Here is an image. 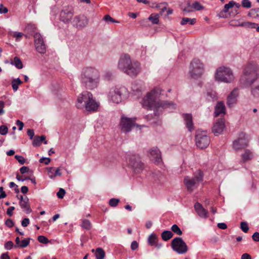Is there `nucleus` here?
Here are the masks:
<instances>
[{"instance_id": "obj_64", "label": "nucleus", "mask_w": 259, "mask_h": 259, "mask_svg": "<svg viewBox=\"0 0 259 259\" xmlns=\"http://www.w3.org/2000/svg\"><path fill=\"white\" fill-rule=\"evenodd\" d=\"M252 239L255 241H259V233L255 232L252 235Z\"/></svg>"}, {"instance_id": "obj_59", "label": "nucleus", "mask_w": 259, "mask_h": 259, "mask_svg": "<svg viewBox=\"0 0 259 259\" xmlns=\"http://www.w3.org/2000/svg\"><path fill=\"white\" fill-rule=\"evenodd\" d=\"M8 11V9L6 7H4L3 5L0 6V14H5Z\"/></svg>"}, {"instance_id": "obj_31", "label": "nucleus", "mask_w": 259, "mask_h": 259, "mask_svg": "<svg viewBox=\"0 0 259 259\" xmlns=\"http://www.w3.org/2000/svg\"><path fill=\"white\" fill-rule=\"evenodd\" d=\"M44 141L45 144H47V141H45V137L44 136H41L40 137H36L34 139L32 144L35 146H38L40 145L41 142Z\"/></svg>"}, {"instance_id": "obj_55", "label": "nucleus", "mask_w": 259, "mask_h": 259, "mask_svg": "<svg viewBox=\"0 0 259 259\" xmlns=\"http://www.w3.org/2000/svg\"><path fill=\"white\" fill-rule=\"evenodd\" d=\"M51 161V159L48 157H42L40 159L39 162L41 163H44L45 164H48Z\"/></svg>"}, {"instance_id": "obj_60", "label": "nucleus", "mask_w": 259, "mask_h": 259, "mask_svg": "<svg viewBox=\"0 0 259 259\" xmlns=\"http://www.w3.org/2000/svg\"><path fill=\"white\" fill-rule=\"evenodd\" d=\"M16 124L19 127V131L22 130L23 126H24L23 123L22 121H20L19 120H17L16 121Z\"/></svg>"}, {"instance_id": "obj_14", "label": "nucleus", "mask_w": 259, "mask_h": 259, "mask_svg": "<svg viewBox=\"0 0 259 259\" xmlns=\"http://www.w3.org/2000/svg\"><path fill=\"white\" fill-rule=\"evenodd\" d=\"M135 118L132 119L126 117H122L120 123V126L122 131L125 132L130 131L132 128L135 126Z\"/></svg>"}, {"instance_id": "obj_11", "label": "nucleus", "mask_w": 259, "mask_h": 259, "mask_svg": "<svg viewBox=\"0 0 259 259\" xmlns=\"http://www.w3.org/2000/svg\"><path fill=\"white\" fill-rule=\"evenodd\" d=\"M133 61L128 54H122L119 59L117 67L119 70L124 72Z\"/></svg>"}, {"instance_id": "obj_7", "label": "nucleus", "mask_w": 259, "mask_h": 259, "mask_svg": "<svg viewBox=\"0 0 259 259\" xmlns=\"http://www.w3.org/2000/svg\"><path fill=\"white\" fill-rule=\"evenodd\" d=\"M124 88L113 87L110 89L108 94V99L110 102L115 104H119L124 99Z\"/></svg>"}, {"instance_id": "obj_44", "label": "nucleus", "mask_w": 259, "mask_h": 259, "mask_svg": "<svg viewBox=\"0 0 259 259\" xmlns=\"http://www.w3.org/2000/svg\"><path fill=\"white\" fill-rule=\"evenodd\" d=\"M252 95L256 97H259V84L254 86L251 90Z\"/></svg>"}, {"instance_id": "obj_42", "label": "nucleus", "mask_w": 259, "mask_h": 259, "mask_svg": "<svg viewBox=\"0 0 259 259\" xmlns=\"http://www.w3.org/2000/svg\"><path fill=\"white\" fill-rule=\"evenodd\" d=\"M171 229L172 232H174L177 235H181L182 234V231L181 230L180 228L178 227V226L176 224L173 225L171 226Z\"/></svg>"}, {"instance_id": "obj_2", "label": "nucleus", "mask_w": 259, "mask_h": 259, "mask_svg": "<svg viewBox=\"0 0 259 259\" xmlns=\"http://www.w3.org/2000/svg\"><path fill=\"white\" fill-rule=\"evenodd\" d=\"M100 76V72L96 68L85 67L80 71V81L86 89L93 90L97 88Z\"/></svg>"}, {"instance_id": "obj_17", "label": "nucleus", "mask_w": 259, "mask_h": 259, "mask_svg": "<svg viewBox=\"0 0 259 259\" xmlns=\"http://www.w3.org/2000/svg\"><path fill=\"white\" fill-rule=\"evenodd\" d=\"M248 144V140L245 135L242 134L233 142V148L236 150L241 149Z\"/></svg>"}, {"instance_id": "obj_54", "label": "nucleus", "mask_w": 259, "mask_h": 259, "mask_svg": "<svg viewBox=\"0 0 259 259\" xmlns=\"http://www.w3.org/2000/svg\"><path fill=\"white\" fill-rule=\"evenodd\" d=\"M14 244L13 242L11 241H9L7 242L5 244V247L6 249L10 250L13 247Z\"/></svg>"}, {"instance_id": "obj_34", "label": "nucleus", "mask_w": 259, "mask_h": 259, "mask_svg": "<svg viewBox=\"0 0 259 259\" xmlns=\"http://www.w3.org/2000/svg\"><path fill=\"white\" fill-rule=\"evenodd\" d=\"M235 5H236L237 8H239L240 7L239 4H236L235 2H234L233 1H230L228 4H226L225 5L223 12L225 13L228 12L229 11V10L230 8H233Z\"/></svg>"}, {"instance_id": "obj_61", "label": "nucleus", "mask_w": 259, "mask_h": 259, "mask_svg": "<svg viewBox=\"0 0 259 259\" xmlns=\"http://www.w3.org/2000/svg\"><path fill=\"white\" fill-rule=\"evenodd\" d=\"M241 259H252V257L249 254L245 253L242 254Z\"/></svg>"}, {"instance_id": "obj_3", "label": "nucleus", "mask_w": 259, "mask_h": 259, "mask_svg": "<svg viewBox=\"0 0 259 259\" xmlns=\"http://www.w3.org/2000/svg\"><path fill=\"white\" fill-rule=\"evenodd\" d=\"M259 67L256 64H249L244 70L240 81L244 84H250L256 80L258 76Z\"/></svg>"}, {"instance_id": "obj_46", "label": "nucleus", "mask_w": 259, "mask_h": 259, "mask_svg": "<svg viewBox=\"0 0 259 259\" xmlns=\"http://www.w3.org/2000/svg\"><path fill=\"white\" fill-rule=\"evenodd\" d=\"M240 228L242 229V230L245 232L246 233L249 230V228L248 226V225L246 222H242L240 224Z\"/></svg>"}, {"instance_id": "obj_56", "label": "nucleus", "mask_w": 259, "mask_h": 259, "mask_svg": "<svg viewBox=\"0 0 259 259\" xmlns=\"http://www.w3.org/2000/svg\"><path fill=\"white\" fill-rule=\"evenodd\" d=\"M138 246H139L138 243L136 241H133L132 242L131 245L132 250H136L138 248Z\"/></svg>"}, {"instance_id": "obj_28", "label": "nucleus", "mask_w": 259, "mask_h": 259, "mask_svg": "<svg viewBox=\"0 0 259 259\" xmlns=\"http://www.w3.org/2000/svg\"><path fill=\"white\" fill-rule=\"evenodd\" d=\"M157 237L154 234H151L148 238V242L151 246H155L157 248H160L162 246L161 243H158Z\"/></svg>"}, {"instance_id": "obj_39", "label": "nucleus", "mask_w": 259, "mask_h": 259, "mask_svg": "<svg viewBox=\"0 0 259 259\" xmlns=\"http://www.w3.org/2000/svg\"><path fill=\"white\" fill-rule=\"evenodd\" d=\"M159 15L156 14H151L148 18V19L154 24H157L159 23Z\"/></svg>"}, {"instance_id": "obj_12", "label": "nucleus", "mask_w": 259, "mask_h": 259, "mask_svg": "<svg viewBox=\"0 0 259 259\" xmlns=\"http://www.w3.org/2000/svg\"><path fill=\"white\" fill-rule=\"evenodd\" d=\"M210 143L209 138L204 133L197 134L196 136V144L198 148L203 149L206 148Z\"/></svg>"}, {"instance_id": "obj_50", "label": "nucleus", "mask_w": 259, "mask_h": 259, "mask_svg": "<svg viewBox=\"0 0 259 259\" xmlns=\"http://www.w3.org/2000/svg\"><path fill=\"white\" fill-rule=\"evenodd\" d=\"M8 132V128L7 126L3 125L0 126V134L6 135Z\"/></svg>"}, {"instance_id": "obj_13", "label": "nucleus", "mask_w": 259, "mask_h": 259, "mask_svg": "<svg viewBox=\"0 0 259 259\" xmlns=\"http://www.w3.org/2000/svg\"><path fill=\"white\" fill-rule=\"evenodd\" d=\"M91 93L84 91L80 94L77 97L76 107L77 108H83L85 105L93 97Z\"/></svg>"}, {"instance_id": "obj_35", "label": "nucleus", "mask_w": 259, "mask_h": 259, "mask_svg": "<svg viewBox=\"0 0 259 259\" xmlns=\"http://www.w3.org/2000/svg\"><path fill=\"white\" fill-rule=\"evenodd\" d=\"M173 236L172 233L170 231H164L161 234V237L164 241H167Z\"/></svg>"}, {"instance_id": "obj_19", "label": "nucleus", "mask_w": 259, "mask_h": 259, "mask_svg": "<svg viewBox=\"0 0 259 259\" xmlns=\"http://www.w3.org/2000/svg\"><path fill=\"white\" fill-rule=\"evenodd\" d=\"M239 96L238 89H234L227 98V104L229 107H232L237 103V98Z\"/></svg>"}, {"instance_id": "obj_57", "label": "nucleus", "mask_w": 259, "mask_h": 259, "mask_svg": "<svg viewBox=\"0 0 259 259\" xmlns=\"http://www.w3.org/2000/svg\"><path fill=\"white\" fill-rule=\"evenodd\" d=\"M4 107L5 102L4 101H0V115L5 113Z\"/></svg>"}, {"instance_id": "obj_41", "label": "nucleus", "mask_w": 259, "mask_h": 259, "mask_svg": "<svg viewBox=\"0 0 259 259\" xmlns=\"http://www.w3.org/2000/svg\"><path fill=\"white\" fill-rule=\"evenodd\" d=\"M191 7L197 11H199L204 9L203 6H202L198 2H195L192 4Z\"/></svg>"}, {"instance_id": "obj_37", "label": "nucleus", "mask_w": 259, "mask_h": 259, "mask_svg": "<svg viewBox=\"0 0 259 259\" xmlns=\"http://www.w3.org/2000/svg\"><path fill=\"white\" fill-rule=\"evenodd\" d=\"M92 223L91 222L87 219H83L82 221V223L81 224V227L85 230H89L92 228Z\"/></svg>"}, {"instance_id": "obj_33", "label": "nucleus", "mask_w": 259, "mask_h": 259, "mask_svg": "<svg viewBox=\"0 0 259 259\" xmlns=\"http://www.w3.org/2000/svg\"><path fill=\"white\" fill-rule=\"evenodd\" d=\"M95 255L96 259H104L105 253L104 250L101 248L96 249Z\"/></svg>"}, {"instance_id": "obj_51", "label": "nucleus", "mask_w": 259, "mask_h": 259, "mask_svg": "<svg viewBox=\"0 0 259 259\" xmlns=\"http://www.w3.org/2000/svg\"><path fill=\"white\" fill-rule=\"evenodd\" d=\"M65 194V191L63 188H60L59 191L57 193V195L59 198H63Z\"/></svg>"}, {"instance_id": "obj_36", "label": "nucleus", "mask_w": 259, "mask_h": 259, "mask_svg": "<svg viewBox=\"0 0 259 259\" xmlns=\"http://www.w3.org/2000/svg\"><path fill=\"white\" fill-rule=\"evenodd\" d=\"M22 83V82L19 78L14 79L12 80V86L14 92H16L18 90L19 85H20Z\"/></svg>"}, {"instance_id": "obj_5", "label": "nucleus", "mask_w": 259, "mask_h": 259, "mask_svg": "<svg viewBox=\"0 0 259 259\" xmlns=\"http://www.w3.org/2000/svg\"><path fill=\"white\" fill-rule=\"evenodd\" d=\"M203 180L202 173L200 171H197L193 177L187 176L185 177L184 183L187 190L192 192L196 187L197 185Z\"/></svg>"}, {"instance_id": "obj_4", "label": "nucleus", "mask_w": 259, "mask_h": 259, "mask_svg": "<svg viewBox=\"0 0 259 259\" xmlns=\"http://www.w3.org/2000/svg\"><path fill=\"white\" fill-rule=\"evenodd\" d=\"M215 78L219 81L230 83L233 81L234 76L231 69L223 66L217 69Z\"/></svg>"}, {"instance_id": "obj_49", "label": "nucleus", "mask_w": 259, "mask_h": 259, "mask_svg": "<svg viewBox=\"0 0 259 259\" xmlns=\"http://www.w3.org/2000/svg\"><path fill=\"white\" fill-rule=\"evenodd\" d=\"M119 202V200L118 199L116 198H112L109 200V204L112 207H115L117 205Z\"/></svg>"}, {"instance_id": "obj_15", "label": "nucleus", "mask_w": 259, "mask_h": 259, "mask_svg": "<svg viewBox=\"0 0 259 259\" xmlns=\"http://www.w3.org/2000/svg\"><path fill=\"white\" fill-rule=\"evenodd\" d=\"M88 19L84 15H79L73 18L71 21L72 25L77 28H82L88 24Z\"/></svg>"}, {"instance_id": "obj_53", "label": "nucleus", "mask_w": 259, "mask_h": 259, "mask_svg": "<svg viewBox=\"0 0 259 259\" xmlns=\"http://www.w3.org/2000/svg\"><path fill=\"white\" fill-rule=\"evenodd\" d=\"M15 157L21 164H23L25 162L24 158L22 156L16 155Z\"/></svg>"}, {"instance_id": "obj_1", "label": "nucleus", "mask_w": 259, "mask_h": 259, "mask_svg": "<svg viewBox=\"0 0 259 259\" xmlns=\"http://www.w3.org/2000/svg\"><path fill=\"white\" fill-rule=\"evenodd\" d=\"M161 94V90L156 88L147 93L146 96L141 101L142 106L147 109L155 110L160 107L172 106L175 108L176 105L167 102H157L156 100Z\"/></svg>"}, {"instance_id": "obj_48", "label": "nucleus", "mask_w": 259, "mask_h": 259, "mask_svg": "<svg viewBox=\"0 0 259 259\" xmlns=\"http://www.w3.org/2000/svg\"><path fill=\"white\" fill-rule=\"evenodd\" d=\"M104 20L108 22L118 23V22L113 19L110 15H106L104 17Z\"/></svg>"}, {"instance_id": "obj_63", "label": "nucleus", "mask_w": 259, "mask_h": 259, "mask_svg": "<svg viewBox=\"0 0 259 259\" xmlns=\"http://www.w3.org/2000/svg\"><path fill=\"white\" fill-rule=\"evenodd\" d=\"M29 170V168L27 166H22L20 169V171L21 174H24L27 172Z\"/></svg>"}, {"instance_id": "obj_25", "label": "nucleus", "mask_w": 259, "mask_h": 259, "mask_svg": "<svg viewBox=\"0 0 259 259\" xmlns=\"http://www.w3.org/2000/svg\"><path fill=\"white\" fill-rule=\"evenodd\" d=\"M194 207L199 217L204 218L207 217L208 212L207 210L203 208L200 203H196L194 205Z\"/></svg>"}, {"instance_id": "obj_21", "label": "nucleus", "mask_w": 259, "mask_h": 259, "mask_svg": "<svg viewBox=\"0 0 259 259\" xmlns=\"http://www.w3.org/2000/svg\"><path fill=\"white\" fill-rule=\"evenodd\" d=\"M226 126L225 121L221 119L218 120L213 125L212 132L215 136L223 133L225 129Z\"/></svg>"}, {"instance_id": "obj_27", "label": "nucleus", "mask_w": 259, "mask_h": 259, "mask_svg": "<svg viewBox=\"0 0 259 259\" xmlns=\"http://www.w3.org/2000/svg\"><path fill=\"white\" fill-rule=\"evenodd\" d=\"M226 113V108L224 104L222 102H219L217 103L215 107L214 115L215 117L219 116L223 114H225Z\"/></svg>"}, {"instance_id": "obj_24", "label": "nucleus", "mask_w": 259, "mask_h": 259, "mask_svg": "<svg viewBox=\"0 0 259 259\" xmlns=\"http://www.w3.org/2000/svg\"><path fill=\"white\" fill-rule=\"evenodd\" d=\"M19 204L23 211L26 213H29L31 212V209L29 205V199L27 197H23L22 196H20Z\"/></svg>"}, {"instance_id": "obj_6", "label": "nucleus", "mask_w": 259, "mask_h": 259, "mask_svg": "<svg viewBox=\"0 0 259 259\" xmlns=\"http://www.w3.org/2000/svg\"><path fill=\"white\" fill-rule=\"evenodd\" d=\"M205 67L203 63L198 59H193L190 63L189 72L191 77L198 78L204 72Z\"/></svg>"}, {"instance_id": "obj_18", "label": "nucleus", "mask_w": 259, "mask_h": 259, "mask_svg": "<svg viewBox=\"0 0 259 259\" xmlns=\"http://www.w3.org/2000/svg\"><path fill=\"white\" fill-rule=\"evenodd\" d=\"M128 164L137 172L142 168V164L139 161V157L136 155H130L128 157Z\"/></svg>"}, {"instance_id": "obj_20", "label": "nucleus", "mask_w": 259, "mask_h": 259, "mask_svg": "<svg viewBox=\"0 0 259 259\" xmlns=\"http://www.w3.org/2000/svg\"><path fill=\"white\" fill-rule=\"evenodd\" d=\"M100 104L97 102L93 98L88 101V102L83 107L87 111L89 112H96L97 111L99 108Z\"/></svg>"}, {"instance_id": "obj_10", "label": "nucleus", "mask_w": 259, "mask_h": 259, "mask_svg": "<svg viewBox=\"0 0 259 259\" xmlns=\"http://www.w3.org/2000/svg\"><path fill=\"white\" fill-rule=\"evenodd\" d=\"M34 43L36 50L40 54L46 52V46L44 38L39 33H35L34 35Z\"/></svg>"}, {"instance_id": "obj_29", "label": "nucleus", "mask_w": 259, "mask_h": 259, "mask_svg": "<svg viewBox=\"0 0 259 259\" xmlns=\"http://www.w3.org/2000/svg\"><path fill=\"white\" fill-rule=\"evenodd\" d=\"M253 157V155L251 151L249 150H245L243 153L241 155L242 160L243 162H246L247 160L251 159Z\"/></svg>"}, {"instance_id": "obj_47", "label": "nucleus", "mask_w": 259, "mask_h": 259, "mask_svg": "<svg viewBox=\"0 0 259 259\" xmlns=\"http://www.w3.org/2000/svg\"><path fill=\"white\" fill-rule=\"evenodd\" d=\"M242 6L245 8H250L251 7V3L249 0H242Z\"/></svg>"}, {"instance_id": "obj_8", "label": "nucleus", "mask_w": 259, "mask_h": 259, "mask_svg": "<svg viewBox=\"0 0 259 259\" xmlns=\"http://www.w3.org/2000/svg\"><path fill=\"white\" fill-rule=\"evenodd\" d=\"M172 249L178 254H182L186 253L188 248L181 237H176L171 241V244Z\"/></svg>"}, {"instance_id": "obj_26", "label": "nucleus", "mask_w": 259, "mask_h": 259, "mask_svg": "<svg viewBox=\"0 0 259 259\" xmlns=\"http://www.w3.org/2000/svg\"><path fill=\"white\" fill-rule=\"evenodd\" d=\"M183 118L185 122V124L188 130L190 132L194 130V125L192 120V115L190 114H184Z\"/></svg>"}, {"instance_id": "obj_22", "label": "nucleus", "mask_w": 259, "mask_h": 259, "mask_svg": "<svg viewBox=\"0 0 259 259\" xmlns=\"http://www.w3.org/2000/svg\"><path fill=\"white\" fill-rule=\"evenodd\" d=\"M73 12L71 10L64 9L60 13V20L64 23H68L72 18Z\"/></svg>"}, {"instance_id": "obj_32", "label": "nucleus", "mask_w": 259, "mask_h": 259, "mask_svg": "<svg viewBox=\"0 0 259 259\" xmlns=\"http://www.w3.org/2000/svg\"><path fill=\"white\" fill-rule=\"evenodd\" d=\"M240 26L248 29H256L257 24L251 22H244L240 24Z\"/></svg>"}, {"instance_id": "obj_58", "label": "nucleus", "mask_w": 259, "mask_h": 259, "mask_svg": "<svg viewBox=\"0 0 259 259\" xmlns=\"http://www.w3.org/2000/svg\"><path fill=\"white\" fill-rule=\"evenodd\" d=\"M29 224V220L28 218L24 219L22 221V222H21V225L24 227H27Z\"/></svg>"}, {"instance_id": "obj_38", "label": "nucleus", "mask_w": 259, "mask_h": 259, "mask_svg": "<svg viewBox=\"0 0 259 259\" xmlns=\"http://www.w3.org/2000/svg\"><path fill=\"white\" fill-rule=\"evenodd\" d=\"M248 16L253 18H259V8L250 10L248 12Z\"/></svg>"}, {"instance_id": "obj_43", "label": "nucleus", "mask_w": 259, "mask_h": 259, "mask_svg": "<svg viewBox=\"0 0 259 259\" xmlns=\"http://www.w3.org/2000/svg\"><path fill=\"white\" fill-rule=\"evenodd\" d=\"M24 35V34L20 32H14L12 34V36L16 38V41H19Z\"/></svg>"}, {"instance_id": "obj_30", "label": "nucleus", "mask_w": 259, "mask_h": 259, "mask_svg": "<svg viewBox=\"0 0 259 259\" xmlns=\"http://www.w3.org/2000/svg\"><path fill=\"white\" fill-rule=\"evenodd\" d=\"M11 65H14L17 68L20 69L23 67V64L19 58L15 57L13 61L10 63Z\"/></svg>"}, {"instance_id": "obj_40", "label": "nucleus", "mask_w": 259, "mask_h": 259, "mask_svg": "<svg viewBox=\"0 0 259 259\" xmlns=\"http://www.w3.org/2000/svg\"><path fill=\"white\" fill-rule=\"evenodd\" d=\"M196 22V19H190L189 18H183L181 22L182 25H184L187 23H189L191 25H193Z\"/></svg>"}, {"instance_id": "obj_9", "label": "nucleus", "mask_w": 259, "mask_h": 259, "mask_svg": "<svg viewBox=\"0 0 259 259\" xmlns=\"http://www.w3.org/2000/svg\"><path fill=\"white\" fill-rule=\"evenodd\" d=\"M147 153L149 159L152 162L157 165L163 164L161 152L158 147H154L149 149Z\"/></svg>"}, {"instance_id": "obj_62", "label": "nucleus", "mask_w": 259, "mask_h": 259, "mask_svg": "<svg viewBox=\"0 0 259 259\" xmlns=\"http://www.w3.org/2000/svg\"><path fill=\"white\" fill-rule=\"evenodd\" d=\"M217 226L220 229H223V230H225L227 228V225L224 223H218Z\"/></svg>"}, {"instance_id": "obj_16", "label": "nucleus", "mask_w": 259, "mask_h": 259, "mask_svg": "<svg viewBox=\"0 0 259 259\" xmlns=\"http://www.w3.org/2000/svg\"><path fill=\"white\" fill-rule=\"evenodd\" d=\"M140 71L141 67L140 63L134 61L123 72L130 76L135 77L139 73Z\"/></svg>"}, {"instance_id": "obj_52", "label": "nucleus", "mask_w": 259, "mask_h": 259, "mask_svg": "<svg viewBox=\"0 0 259 259\" xmlns=\"http://www.w3.org/2000/svg\"><path fill=\"white\" fill-rule=\"evenodd\" d=\"M29 244V239H24L21 242L20 244L19 245V247L21 248H25Z\"/></svg>"}, {"instance_id": "obj_45", "label": "nucleus", "mask_w": 259, "mask_h": 259, "mask_svg": "<svg viewBox=\"0 0 259 259\" xmlns=\"http://www.w3.org/2000/svg\"><path fill=\"white\" fill-rule=\"evenodd\" d=\"M37 240L40 243L44 244H47L50 242L46 237L43 235L39 236L37 238Z\"/></svg>"}, {"instance_id": "obj_23", "label": "nucleus", "mask_w": 259, "mask_h": 259, "mask_svg": "<svg viewBox=\"0 0 259 259\" xmlns=\"http://www.w3.org/2000/svg\"><path fill=\"white\" fill-rule=\"evenodd\" d=\"M47 175L51 179H54L57 176H61L62 172L60 167L55 168L54 167H49L46 168Z\"/></svg>"}]
</instances>
